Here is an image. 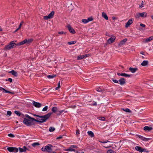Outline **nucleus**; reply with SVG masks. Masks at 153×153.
I'll list each match as a JSON object with an SVG mask.
<instances>
[{
    "label": "nucleus",
    "instance_id": "obj_1",
    "mask_svg": "<svg viewBox=\"0 0 153 153\" xmlns=\"http://www.w3.org/2000/svg\"><path fill=\"white\" fill-rule=\"evenodd\" d=\"M51 114V113H49L43 116H39L35 114H34V116L38 117V118H37V119H36L33 118L31 117L28 115H27L26 116V117H27L28 118L31 120L33 121H34L39 123H42L45 122L50 117Z\"/></svg>",
    "mask_w": 153,
    "mask_h": 153
},
{
    "label": "nucleus",
    "instance_id": "obj_2",
    "mask_svg": "<svg viewBox=\"0 0 153 153\" xmlns=\"http://www.w3.org/2000/svg\"><path fill=\"white\" fill-rule=\"evenodd\" d=\"M16 42V41H13L10 42L9 44L5 46L4 48V50L5 51H7L14 48H15L16 46L15 42Z\"/></svg>",
    "mask_w": 153,
    "mask_h": 153
},
{
    "label": "nucleus",
    "instance_id": "obj_3",
    "mask_svg": "<svg viewBox=\"0 0 153 153\" xmlns=\"http://www.w3.org/2000/svg\"><path fill=\"white\" fill-rule=\"evenodd\" d=\"M53 146L51 144H48L45 146L43 147L42 149V150L43 152H47L48 153H55V152L52 151L51 148Z\"/></svg>",
    "mask_w": 153,
    "mask_h": 153
},
{
    "label": "nucleus",
    "instance_id": "obj_4",
    "mask_svg": "<svg viewBox=\"0 0 153 153\" xmlns=\"http://www.w3.org/2000/svg\"><path fill=\"white\" fill-rule=\"evenodd\" d=\"M77 147L75 145H72L70 146L67 149H65L64 150L68 152H72L74 151L75 150L74 149V148H76Z\"/></svg>",
    "mask_w": 153,
    "mask_h": 153
},
{
    "label": "nucleus",
    "instance_id": "obj_5",
    "mask_svg": "<svg viewBox=\"0 0 153 153\" xmlns=\"http://www.w3.org/2000/svg\"><path fill=\"white\" fill-rule=\"evenodd\" d=\"M54 14V11H52L48 16H44L43 18L45 20H48L49 19H51L53 18Z\"/></svg>",
    "mask_w": 153,
    "mask_h": 153
},
{
    "label": "nucleus",
    "instance_id": "obj_6",
    "mask_svg": "<svg viewBox=\"0 0 153 153\" xmlns=\"http://www.w3.org/2000/svg\"><path fill=\"white\" fill-rule=\"evenodd\" d=\"M136 136V137H138L140 140L144 141H147L151 139L150 138H146L143 137V136L138 134H137Z\"/></svg>",
    "mask_w": 153,
    "mask_h": 153
},
{
    "label": "nucleus",
    "instance_id": "obj_7",
    "mask_svg": "<svg viewBox=\"0 0 153 153\" xmlns=\"http://www.w3.org/2000/svg\"><path fill=\"white\" fill-rule=\"evenodd\" d=\"M7 149L10 152H16L18 151V149L16 147H8L7 148Z\"/></svg>",
    "mask_w": 153,
    "mask_h": 153
},
{
    "label": "nucleus",
    "instance_id": "obj_8",
    "mask_svg": "<svg viewBox=\"0 0 153 153\" xmlns=\"http://www.w3.org/2000/svg\"><path fill=\"white\" fill-rule=\"evenodd\" d=\"M24 123L27 126H30L32 125V122L30 120L26 118H24L23 120Z\"/></svg>",
    "mask_w": 153,
    "mask_h": 153
},
{
    "label": "nucleus",
    "instance_id": "obj_9",
    "mask_svg": "<svg viewBox=\"0 0 153 153\" xmlns=\"http://www.w3.org/2000/svg\"><path fill=\"white\" fill-rule=\"evenodd\" d=\"M116 37L114 36H112L109 39L107 40V42L108 44H110L114 42Z\"/></svg>",
    "mask_w": 153,
    "mask_h": 153
},
{
    "label": "nucleus",
    "instance_id": "obj_10",
    "mask_svg": "<svg viewBox=\"0 0 153 153\" xmlns=\"http://www.w3.org/2000/svg\"><path fill=\"white\" fill-rule=\"evenodd\" d=\"M33 105L35 106V107L39 108L41 107L42 104L41 103L35 102L33 101L32 102Z\"/></svg>",
    "mask_w": 153,
    "mask_h": 153
},
{
    "label": "nucleus",
    "instance_id": "obj_11",
    "mask_svg": "<svg viewBox=\"0 0 153 153\" xmlns=\"http://www.w3.org/2000/svg\"><path fill=\"white\" fill-rule=\"evenodd\" d=\"M133 20L134 19H129L126 23L125 27L126 28L128 27L133 23Z\"/></svg>",
    "mask_w": 153,
    "mask_h": 153
},
{
    "label": "nucleus",
    "instance_id": "obj_12",
    "mask_svg": "<svg viewBox=\"0 0 153 153\" xmlns=\"http://www.w3.org/2000/svg\"><path fill=\"white\" fill-rule=\"evenodd\" d=\"M89 56V54H87L82 55L79 56H77V59L78 60H80L88 57Z\"/></svg>",
    "mask_w": 153,
    "mask_h": 153
},
{
    "label": "nucleus",
    "instance_id": "obj_13",
    "mask_svg": "<svg viewBox=\"0 0 153 153\" xmlns=\"http://www.w3.org/2000/svg\"><path fill=\"white\" fill-rule=\"evenodd\" d=\"M67 27L68 28V29L69 31H70V32L71 33H73V34H74V33H75L76 32H75V30H74V29L72 27H71V26L70 25H68L67 26Z\"/></svg>",
    "mask_w": 153,
    "mask_h": 153
},
{
    "label": "nucleus",
    "instance_id": "obj_14",
    "mask_svg": "<svg viewBox=\"0 0 153 153\" xmlns=\"http://www.w3.org/2000/svg\"><path fill=\"white\" fill-rule=\"evenodd\" d=\"M153 39V36L150 37L149 38L145 39L144 40V42L145 43L148 42Z\"/></svg>",
    "mask_w": 153,
    "mask_h": 153
},
{
    "label": "nucleus",
    "instance_id": "obj_15",
    "mask_svg": "<svg viewBox=\"0 0 153 153\" xmlns=\"http://www.w3.org/2000/svg\"><path fill=\"white\" fill-rule=\"evenodd\" d=\"M93 19L91 18H88L87 19H83L82 20V21L84 24H86L89 22L91 21Z\"/></svg>",
    "mask_w": 153,
    "mask_h": 153
},
{
    "label": "nucleus",
    "instance_id": "obj_16",
    "mask_svg": "<svg viewBox=\"0 0 153 153\" xmlns=\"http://www.w3.org/2000/svg\"><path fill=\"white\" fill-rule=\"evenodd\" d=\"M119 81L120 82L119 84L121 85H123L126 83L125 79L123 78L120 79Z\"/></svg>",
    "mask_w": 153,
    "mask_h": 153
},
{
    "label": "nucleus",
    "instance_id": "obj_17",
    "mask_svg": "<svg viewBox=\"0 0 153 153\" xmlns=\"http://www.w3.org/2000/svg\"><path fill=\"white\" fill-rule=\"evenodd\" d=\"M26 41H27V39H25L21 42H20L19 43H17L16 44V46L21 45H22L25 43L26 44Z\"/></svg>",
    "mask_w": 153,
    "mask_h": 153
},
{
    "label": "nucleus",
    "instance_id": "obj_18",
    "mask_svg": "<svg viewBox=\"0 0 153 153\" xmlns=\"http://www.w3.org/2000/svg\"><path fill=\"white\" fill-rule=\"evenodd\" d=\"M129 70L132 73H135L137 70L138 69L137 68H133L131 67L129 68Z\"/></svg>",
    "mask_w": 153,
    "mask_h": 153
},
{
    "label": "nucleus",
    "instance_id": "obj_19",
    "mask_svg": "<svg viewBox=\"0 0 153 153\" xmlns=\"http://www.w3.org/2000/svg\"><path fill=\"white\" fill-rule=\"evenodd\" d=\"M135 149L136 150L140 152H143V149L141 148L139 146H136L135 147Z\"/></svg>",
    "mask_w": 153,
    "mask_h": 153
},
{
    "label": "nucleus",
    "instance_id": "obj_20",
    "mask_svg": "<svg viewBox=\"0 0 153 153\" xmlns=\"http://www.w3.org/2000/svg\"><path fill=\"white\" fill-rule=\"evenodd\" d=\"M143 129L145 131H150L152 129V128L148 126H145L144 127Z\"/></svg>",
    "mask_w": 153,
    "mask_h": 153
},
{
    "label": "nucleus",
    "instance_id": "obj_21",
    "mask_svg": "<svg viewBox=\"0 0 153 153\" xmlns=\"http://www.w3.org/2000/svg\"><path fill=\"white\" fill-rule=\"evenodd\" d=\"M19 151L21 152H25L27 150V149L25 146L23 147V148H19Z\"/></svg>",
    "mask_w": 153,
    "mask_h": 153
},
{
    "label": "nucleus",
    "instance_id": "obj_22",
    "mask_svg": "<svg viewBox=\"0 0 153 153\" xmlns=\"http://www.w3.org/2000/svg\"><path fill=\"white\" fill-rule=\"evenodd\" d=\"M102 16L103 18L106 20H107L108 19V17L107 16L106 14L104 12H102Z\"/></svg>",
    "mask_w": 153,
    "mask_h": 153
},
{
    "label": "nucleus",
    "instance_id": "obj_23",
    "mask_svg": "<svg viewBox=\"0 0 153 153\" xmlns=\"http://www.w3.org/2000/svg\"><path fill=\"white\" fill-rule=\"evenodd\" d=\"M127 39H125L122 40L119 44V46H121L123 44H124L127 41Z\"/></svg>",
    "mask_w": 153,
    "mask_h": 153
},
{
    "label": "nucleus",
    "instance_id": "obj_24",
    "mask_svg": "<svg viewBox=\"0 0 153 153\" xmlns=\"http://www.w3.org/2000/svg\"><path fill=\"white\" fill-rule=\"evenodd\" d=\"M9 73H11L12 75L15 76H17L18 74L17 72L14 70H12L11 71H9Z\"/></svg>",
    "mask_w": 153,
    "mask_h": 153
},
{
    "label": "nucleus",
    "instance_id": "obj_25",
    "mask_svg": "<svg viewBox=\"0 0 153 153\" xmlns=\"http://www.w3.org/2000/svg\"><path fill=\"white\" fill-rule=\"evenodd\" d=\"M88 134L91 137H93L94 136V134L91 131H88Z\"/></svg>",
    "mask_w": 153,
    "mask_h": 153
},
{
    "label": "nucleus",
    "instance_id": "obj_26",
    "mask_svg": "<svg viewBox=\"0 0 153 153\" xmlns=\"http://www.w3.org/2000/svg\"><path fill=\"white\" fill-rule=\"evenodd\" d=\"M148 62L147 61L144 60L141 63V65L143 66H145L147 65Z\"/></svg>",
    "mask_w": 153,
    "mask_h": 153
},
{
    "label": "nucleus",
    "instance_id": "obj_27",
    "mask_svg": "<svg viewBox=\"0 0 153 153\" xmlns=\"http://www.w3.org/2000/svg\"><path fill=\"white\" fill-rule=\"evenodd\" d=\"M140 16L143 17H146L147 16V13L145 12L140 13Z\"/></svg>",
    "mask_w": 153,
    "mask_h": 153
},
{
    "label": "nucleus",
    "instance_id": "obj_28",
    "mask_svg": "<svg viewBox=\"0 0 153 153\" xmlns=\"http://www.w3.org/2000/svg\"><path fill=\"white\" fill-rule=\"evenodd\" d=\"M121 75V76H125L126 77H130L131 76L130 75L127 74L125 73H122Z\"/></svg>",
    "mask_w": 153,
    "mask_h": 153
},
{
    "label": "nucleus",
    "instance_id": "obj_29",
    "mask_svg": "<svg viewBox=\"0 0 153 153\" xmlns=\"http://www.w3.org/2000/svg\"><path fill=\"white\" fill-rule=\"evenodd\" d=\"M33 40V39H30L28 40L27 39V41L26 44H29Z\"/></svg>",
    "mask_w": 153,
    "mask_h": 153
},
{
    "label": "nucleus",
    "instance_id": "obj_30",
    "mask_svg": "<svg viewBox=\"0 0 153 153\" xmlns=\"http://www.w3.org/2000/svg\"><path fill=\"white\" fill-rule=\"evenodd\" d=\"M123 110L126 112L131 113V111L128 108H123Z\"/></svg>",
    "mask_w": 153,
    "mask_h": 153
},
{
    "label": "nucleus",
    "instance_id": "obj_31",
    "mask_svg": "<svg viewBox=\"0 0 153 153\" xmlns=\"http://www.w3.org/2000/svg\"><path fill=\"white\" fill-rule=\"evenodd\" d=\"M57 109L56 107H53L52 108V111L53 113L56 112L57 110Z\"/></svg>",
    "mask_w": 153,
    "mask_h": 153
},
{
    "label": "nucleus",
    "instance_id": "obj_32",
    "mask_svg": "<svg viewBox=\"0 0 153 153\" xmlns=\"http://www.w3.org/2000/svg\"><path fill=\"white\" fill-rule=\"evenodd\" d=\"M39 143L38 142L34 143L32 144V146L33 147H35L36 146H39Z\"/></svg>",
    "mask_w": 153,
    "mask_h": 153
},
{
    "label": "nucleus",
    "instance_id": "obj_33",
    "mask_svg": "<svg viewBox=\"0 0 153 153\" xmlns=\"http://www.w3.org/2000/svg\"><path fill=\"white\" fill-rule=\"evenodd\" d=\"M56 76L55 75H49L47 76V77L49 79H52L55 77Z\"/></svg>",
    "mask_w": 153,
    "mask_h": 153
},
{
    "label": "nucleus",
    "instance_id": "obj_34",
    "mask_svg": "<svg viewBox=\"0 0 153 153\" xmlns=\"http://www.w3.org/2000/svg\"><path fill=\"white\" fill-rule=\"evenodd\" d=\"M65 112V111L62 110L59 111L58 112H57L56 114L58 115H60L62 113Z\"/></svg>",
    "mask_w": 153,
    "mask_h": 153
},
{
    "label": "nucleus",
    "instance_id": "obj_35",
    "mask_svg": "<svg viewBox=\"0 0 153 153\" xmlns=\"http://www.w3.org/2000/svg\"><path fill=\"white\" fill-rule=\"evenodd\" d=\"M14 113L15 114H16L17 115L19 116L21 115V113L19 112V111H14Z\"/></svg>",
    "mask_w": 153,
    "mask_h": 153
},
{
    "label": "nucleus",
    "instance_id": "obj_36",
    "mask_svg": "<svg viewBox=\"0 0 153 153\" xmlns=\"http://www.w3.org/2000/svg\"><path fill=\"white\" fill-rule=\"evenodd\" d=\"M55 128L54 127H50L49 128V131L51 132H53L55 130Z\"/></svg>",
    "mask_w": 153,
    "mask_h": 153
},
{
    "label": "nucleus",
    "instance_id": "obj_37",
    "mask_svg": "<svg viewBox=\"0 0 153 153\" xmlns=\"http://www.w3.org/2000/svg\"><path fill=\"white\" fill-rule=\"evenodd\" d=\"M97 91L98 92H102L103 90L102 88H98L97 89Z\"/></svg>",
    "mask_w": 153,
    "mask_h": 153
},
{
    "label": "nucleus",
    "instance_id": "obj_38",
    "mask_svg": "<svg viewBox=\"0 0 153 153\" xmlns=\"http://www.w3.org/2000/svg\"><path fill=\"white\" fill-rule=\"evenodd\" d=\"M76 42L75 41H73L71 42H68V43L69 45H71L72 44H75L76 43Z\"/></svg>",
    "mask_w": 153,
    "mask_h": 153
},
{
    "label": "nucleus",
    "instance_id": "obj_39",
    "mask_svg": "<svg viewBox=\"0 0 153 153\" xmlns=\"http://www.w3.org/2000/svg\"><path fill=\"white\" fill-rule=\"evenodd\" d=\"M3 92L5 93H11V94H13V93L10 92L9 91H7L5 90V89H4V90H3Z\"/></svg>",
    "mask_w": 153,
    "mask_h": 153
},
{
    "label": "nucleus",
    "instance_id": "obj_40",
    "mask_svg": "<svg viewBox=\"0 0 153 153\" xmlns=\"http://www.w3.org/2000/svg\"><path fill=\"white\" fill-rule=\"evenodd\" d=\"M48 109V107L47 106H45L42 109V111H46Z\"/></svg>",
    "mask_w": 153,
    "mask_h": 153
},
{
    "label": "nucleus",
    "instance_id": "obj_41",
    "mask_svg": "<svg viewBox=\"0 0 153 153\" xmlns=\"http://www.w3.org/2000/svg\"><path fill=\"white\" fill-rule=\"evenodd\" d=\"M98 119L100 120L104 121L105 120V118L104 117H99Z\"/></svg>",
    "mask_w": 153,
    "mask_h": 153
},
{
    "label": "nucleus",
    "instance_id": "obj_42",
    "mask_svg": "<svg viewBox=\"0 0 153 153\" xmlns=\"http://www.w3.org/2000/svg\"><path fill=\"white\" fill-rule=\"evenodd\" d=\"M60 87V81H59L58 84V87L56 88V90H58Z\"/></svg>",
    "mask_w": 153,
    "mask_h": 153
},
{
    "label": "nucleus",
    "instance_id": "obj_43",
    "mask_svg": "<svg viewBox=\"0 0 153 153\" xmlns=\"http://www.w3.org/2000/svg\"><path fill=\"white\" fill-rule=\"evenodd\" d=\"M143 1H141V4L140 5L139 7L140 8H142L144 7L143 6Z\"/></svg>",
    "mask_w": 153,
    "mask_h": 153
},
{
    "label": "nucleus",
    "instance_id": "obj_44",
    "mask_svg": "<svg viewBox=\"0 0 153 153\" xmlns=\"http://www.w3.org/2000/svg\"><path fill=\"white\" fill-rule=\"evenodd\" d=\"M12 114L11 112L10 111H7V115L9 116H10Z\"/></svg>",
    "mask_w": 153,
    "mask_h": 153
},
{
    "label": "nucleus",
    "instance_id": "obj_45",
    "mask_svg": "<svg viewBox=\"0 0 153 153\" xmlns=\"http://www.w3.org/2000/svg\"><path fill=\"white\" fill-rule=\"evenodd\" d=\"M100 142L101 143H106L108 142H109V143L111 142L110 141H108V140H105L104 141H100Z\"/></svg>",
    "mask_w": 153,
    "mask_h": 153
},
{
    "label": "nucleus",
    "instance_id": "obj_46",
    "mask_svg": "<svg viewBox=\"0 0 153 153\" xmlns=\"http://www.w3.org/2000/svg\"><path fill=\"white\" fill-rule=\"evenodd\" d=\"M140 13H138L136 14V15L135 16L136 17V18H139L140 16Z\"/></svg>",
    "mask_w": 153,
    "mask_h": 153
},
{
    "label": "nucleus",
    "instance_id": "obj_47",
    "mask_svg": "<svg viewBox=\"0 0 153 153\" xmlns=\"http://www.w3.org/2000/svg\"><path fill=\"white\" fill-rule=\"evenodd\" d=\"M8 136L11 137H15L14 135L13 134L11 133L9 134H8Z\"/></svg>",
    "mask_w": 153,
    "mask_h": 153
},
{
    "label": "nucleus",
    "instance_id": "obj_48",
    "mask_svg": "<svg viewBox=\"0 0 153 153\" xmlns=\"http://www.w3.org/2000/svg\"><path fill=\"white\" fill-rule=\"evenodd\" d=\"M112 81L116 83H118V81L116 79H112Z\"/></svg>",
    "mask_w": 153,
    "mask_h": 153
},
{
    "label": "nucleus",
    "instance_id": "obj_49",
    "mask_svg": "<svg viewBox=\"0 0 153 153\" xmlns=\"http://www.w3.org/2000/svg\"><path fill=\"white\" fill-rule=\"evenodd\" d=\"M107 153H113V151L111 149L108 150Z\"/></svg>",
    "mask_w": 153,
    "mask_h": 153
},
{
    "label": "nucleus",
    "instance_id": "obj_50",
    "mask_svg": "<svg viewBox=\"0 0 153 153\" xmlns=\"http://www.w3.org/2000/svg\"><path fill=\"white\" fill-rule=\"evenodd\" d=\"M91 105H93L96 106L97 105V104L96 102L93 101V102H92V103L91 104Z\"/></svg>",
    "mask_w": 153,
    "mask_h": 153
},
{
    "label": "nucleus",
    "instance_id": "obj_51",
    "mask_svg": "<svg viewBox=\"0 0 153 153\" xmlns=\"http://www.w3.org/2000/svg\"><path fill=\"white\" fill-rule=\"evenodd\" d=\"M7 80L9 81L10 82H12V79H11V78H9L8 79V80Z\"/></svg>",
    "mask_w": 153,
    "mask_h": 153
},
{
    "label": "nucleus",
    "instance_id": "obj_52",
    "mask_svg": "<svg viewBox=\"0 0 153 153\" xmlns=\"http://www.w3.org/2000/svg\"><path fill=\"white\" fill-rule=\"evenodd\" d=\"M58 33L59 34H65V33L63 31H61L58 32Z\"/></svg>",
    "mask_w": 153,
    "mask_h": 153
},
{
    "label": "nucleus",
    "instance_id": "obj_53",
    "mask_svg": "<svg viewBox=\"0 0 153 153\" xmlns=\"http://www.w3.org/2000/svg\"><path fill=\"white\" fill-rule=\"evenodd\" d=\"M111 146V145H109L108 146H103V147L105 148H108L109 147H110Z\"/></svg>",
    "mask_w": 153,
    "mask_h": 153
},
{
    "label": "nucleus",
    "instance_id": "obj_54",
    "mask_svg": "<svg viewBox=\"0 0 153 153\" xmlns=\"http://www.w3.org/2000/svg\"><path fill=\"white\" fill-rule=\"evenodd\" d=\"M140 26L143 27H144L146 26V25L142 23L140 24Z\"/></svg>",
    "mask_w": 153,
    "mask_h": 153
},
{
    "label": "nucleus",
    "instance_id": "obj_55",
    "mask_svg": "<svg viewBox=\"0 0 153 153\" xmlns=\"http://www.w3.org/2000/svg\"><path fill=\"white\" fill-rule=\"evenodd\" d=\"M79 130L78 129V130L76 131V134H79Z\"/></svg>",
    "mask_w": 153,
    "mask_h": 153
},
{
    "label": "nucleus",
    "instance_id": "obj_56",
    "mask_svg": "<svg viewBox=\"0 0 153 153\" xmlns=\"http://www.w3.org/2000/svg\"><path fill=\"white\" fill-rule=\"evenodd\" d=\"M62 136H59V137H57L56 139H61V138H62Z\"/></svg>",
    "mask_w": 153,
    "mask_h": 153
},
{
    "label": "nucleus",
    "instance_id": "obj_57",
    "mask_svg": "<svg viewBox=\"0 0 153 153\" xmlns=\"http://www.w3.org/2000/svg\"><path fill=\"white\" fill-rule=\"evenodd\" d=\"M4 88L1 87H0V90L1 91H3L4 90Z\"/></svg>",
    "mask_w": 153,
    "mask_h": 153
},
{
    "label": "nucleus",
    "instance_id": "obj_58",
    "mask_svg": "<svg viewBox=\"0 0 153 153\" xmlns=\"http://www.w3.org/2000/svg\"><path fill=\"white\" fill-rule=\"evenodd\" d=\"M22 25H21V24H20L19 25V27L18 28L19 29H20Z\"/></svg>",
    "mask_w": 153,
    "mask_h": 153
},
{
    "label": "nucleus",
    "instance_id": "obj_59",
    "mask_svg": "<svg viewBox=\"0 0 153 153\" xmlns=\"http://www.w3.org/2000/svg\"><path fill=\"white\" fill-rule=\"evenodd\" d=\"M121 74H122V73H117V75L118 76H122Z\"/></svg>",
    "mask_w": 153,
    "mask_h": 153
},
{
    "label": "nucleus",
    "instance_id": "obj_60",
    "mask_svg": "<svg viewBox=\"0 0 153 153\" xmlns=\"http://www.w3.org/2000/svg\"><path fill=\"white\" fill-rule=\"evenodd\" d=\"M97 152L100 153H102V152L101 150H99L98 152Z\"/></svg>",
    "mask_w": 153,
    "mask_h": 153
},
{
    "label": "nucleus",
    "instance_id": "obj_61",
    "mask_svg": "<svg viewBox=\"0 0 153 153\" xmlns=\"http://www.w3.org/2000/svg\"><path fill=\"white\" fill-rule=\"evenodd\" d=\"M140 53L141 54H142V55H144V53L143 52H140Z\"/></svg>",
    "mask_w": 153,
    "mask_h": 153
},
{
    "label": "nucleus",
    "instance_id": "obj_62",
    "mask_svg": "<svg viewBox=\"0 0 153 153\" xmlns=\"http://www.w3.org/2000/svg\"><path fill=\"white\" fill-rule=\"evenodd\" d=\"M115 19H116V18H115V17H112V19H113V20H115Z\"/></svg>",
    "mask_w": 153,
    "mask_h": 153
},
{
    "label": "nucleus",
    "instance_id": "obj_63",
    "mask_svg": "<svg viewBox=\"0 0 153 153\" xmlns=\"http://www.w3.org/2000/svg\"><path fill=\"white\" fill-rule=\"evenodd\" d=\"M24 22L23 21H22V22H21L20 24H21V25H22L23 24H24Z\"/></svg>",
    "mask_w": 153,
    "mask_h": 153
},
{
    "label": "nucleus",
    "instance_id": "obj_64",
    "mask_svg": "<svg viewBox=\"0 0 153 153\" xmlns=\"http://www.w3.org/2000/svg\"><path fill=\"white\" fill-rule=\"evenodd\" d=\"M19 29L18 28L15 31V32H17L19 30Z\"/></svg>",
    "mask_w": 153,
    "mask_h": 153
}]
</instances>
